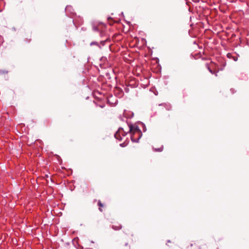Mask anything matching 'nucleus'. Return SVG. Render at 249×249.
Returning a JSON list of instances; mask_svg holds the SVG:
<instances>
[{"label": "nucleus", "mask_w": 249, "mask_h": 249, "mask_svg": "<svg viewBox=\"0 0 249 249\" xmlns=\"http://www.w3.org/2000/svg\"><path fill=\"white\" fill-rule=\"evenodd\" d=\"M206 66L209 70V71L212 73V74H214L215 76H217V72H218V71H213L209 67L208 65L207 64L206 65Z\"/></svg>", "instance_id": "nucleus-4"}, {"label": "nucleus", "mask_w": 249, "mask_h": 249, "mask_svg": "<svg viewBox=\"0 0 249 249\" xmlns=\"http://www.w3.org/2000/svg\"><path fill=\"white\" fill-rule=\"evenodd\" d=\"M167 242H168V243H170V242H171V241H170V240H168V241H167Z\"/></svg>", "instance_id": "nucleus-13"}, {"label": "nucleus", "mask_w": 249, "mask_h": 249, "mask_svg": "<svg viewBox=\"0 0 249 249\" xmlns=\"http://www.w3.org/2000/svg\"><path fill=\"white\" fill-rule=\"evenodd\" d=\"M128 144V142H124L123 143H121L120 145L121 147H125Z\"/></svg>", "instance_id": "nucleus-7"}, {"label": "nucleus", "mask_w": 249, "mask_h": 249, "mask_svg": "<svg viewBox=\"0 0 249 249\" xmlns=\"http://www.w3.org/2000/svg\"><path fill=\"white\" fill-rule=\"evenodd\" d=\"M163 150V146H161V147H160V148H158V149H155V151H158V152H161Z\"/></svg>", "instance_id": "nucleus-8"}, {"label": "nucleus", "mask_w": 249, "mask_h": 249, "mask_svg": "<svg viewBox=\"0 0 249 249\" xmlns=\"http://www.w3.org/2000/svg\"><path fill=\"white\" fill-rule=\"evenodd\" d=\"M127 128L120 127L114 134L115 138L120 141H122L123 137L129 133L131 141L133 142H138L142 136L141 130L136 124H131L128 123H127Z\"/></svg>", "instance_id": "nucleus-1"}, {"label": "nucleus", "mask_w": 249, "mask_h": 249, "mask_svg": "<svg viewBox=\"0 0 249 249\" xmlns=\"http://www.w3.org/2000/svg\"><path fill=\"white\" fill-rule=\"evenodd\" d=\"M227 56L230 59H232L234 61H237L238 60V57L236 56H233L231 53H228Z\"/></svg>", "instance_id": "nucleus-2"}, {"label": "nucleus", "mask_w": 249, "mask_h": 249, "mask_svg": "<svg viewBox=\"0 0 249 249\" xmlns=\"http://www.w3.org/2000/svg\"><path fill=\"white\" fill-rule=\"evenodd\" d=\"M98 205L99 206V210L101 211V212H102L103 210L102 209H101V207H103V204L102 203L101 201L100 200H99L98 202Z\"/></svg>", "instance_id": "nucleus-6"}, {"label": "nucleus", "mask_w": 249, "mask_h": 249, "mask_svg": "<svg viewBox=\"0 0 249 249\" xmlns=\"http://www.w3.org/2000/svg\"><path fill=\"white\" fill-rule=\"evenodd\" d=\"M69 8H71V6H67L66 7V11L68 10Z\"/></svg>", "instance_id": "nucleus-11"}, {"label": "nucleus", "mask_w": 249, "mask_h": 249, "mask_svg": "<svg viewBox=\"0 0 249 249\" xmlns=\"http://www.w3.org/2000/svg\"><path fill=\"white\" fill-rule=\"evenodd\" d=\"M111 228L114 230L118 231V230H121L122 228V226L121 224H118L117 225H113L111 226Z\"/></svg>", "instance_id": "nucleus-3"}, {"label": "nucleus", "mask_w": 249, "mask_h": 249, "mask_svg": "<svg viewBox=\"0 0 249 249\" xmlns=\"http://www.w3.org/2000/svg\"><path fill=\"white\" fill-rule=\"evenodd\" d=\"M127 244H128L127 243H126V244H125V246H127Z\"/></svg>", "instance_id": "nucleus-14"}, {"label": "nucleus", "mask_w": 249, "mask_h": 249, "mask_svg": "<svg viewBox=\"0 0 249 249\" xmlns=\"http://www.w3.org/2000/svg\"><path fill=\"white\" fill-rule=\"evenodd\" d=\"M129 116H127V114H126V111L125 110L124 111V116L126 117V118H128V117H132L133 116V113L131 112H129Z\"/></svg>", "instance_id": "nucleus-5"}, {"label": "nucleus", "mask_w": 249, "mask_h": 249, "mask_svg": "<svg viewBox=\"0 0 249 249\" xmlns=\"http://www.w3.org/2000/svg\"><path fill=\"white\" fill-rule=\"evenodd\" d=\"M92 29H93V31H99V29H98V27L94 25L93 26Z\"/></svg>", "instance_id": "nucleus-10"}, {"label": "nucleus", "mask_w": 249, "mask_h": 249, "mask_svg": "<svg viewBox=\"0 0 249 249\" xmlns=\"http://www.w3.org/2000/svg\"><path fill=\"white\" fill-rule=\"evenodd\" d=\"M90 45L91 46H92V45H97V46H98V42H97L93 41V42H91V43H90Z\"/></svg>", "instance_id": "nucleus-9"}, {"label": "nucleus", "mask_w": 249, "mask_h": 249, "mask_svg": "<svg viewBox=\"0 0 249 249\" xmlns=\"http://www.w3.org/2000/svg\"><path fill=\"white\" fill-rule=\"evenodd\" d=\"M124 90H125V91L126 92H128V88H124Z\"/></svg>", "instance_id": "nucleus-12"}]
</instances>
